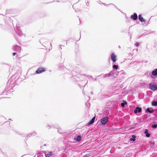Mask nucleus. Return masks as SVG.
I'll list each match as a JSON object with an SVG mask.
<instances>
[{"instance_id":"1","label":"nucleus","mask_w":157,"mask_h":157,"mask_svg":"<svg viewBox=\"0 0 157 157\" xmlns=\"http://www.w3.org/2000/svg\"><path fill=\"white\" fill-rule=\"evenodd\" d=\"M109 118L108 117H103L101 120V122L103 125L105 124L108 122Z\"/></svg>"},{"instance_id":"2","label":"nucleus","mask_w":157,"mask_h":157,"mask_svg":"<svg viewBox=\"0 0 157 157\" xmlns=\"http://www.w3.org/2000/svg\"><path fill=\"white\" fill-rule=\"evenodd\" d=\"M45 71V69L44 67H39L37 70L36 71V73L37 74H40L43 72H44Z\"/></svg>"},{"instance_id":"3","label":"nucleus","mask_w":157,"mask_h":157,"mask_svg":"<svg viewBox=\"0 0 157 157\" xmlns=\"http://www.w3.org/2000/svg\"><path fill=\"white\" fill-rule=\"evenodd\" d=\"M149 87L151 90L155 91L157 90V85H154L150 84L149 85Z\"/></svg>"},{"instance_id":"4","label":"nucleus","mask_w":157,"mask_h":157,"mask_svg":"<svg viewBox=\"0 0 157 157\" xmlns=\"http://www.w3.org/2000/svg\"><path fill=\"white\" fill-rule=\"evenodd\" d=\"M111 58L113 62H115L116 61V56L114 53H112L111 56Z\"/></svg>"},{"instance_id":"5","label":"nucleus","mask_w":157,"mask_h":157,"mask_svg":"<svg viewBox=\"0 0 157 157\" xmlns=\"http://www.w3.org/2000/svg\"><path fill=\"white\" fill-rule=\"evenodd\" d=\"M142 109L141 108L139 107H136L135 110H134V112L135 113H136L137 112L140 113L141 112Z\"/></svg>"},{"instance_id":"6","label":"nucleus","mask_w":157,"mask_h":157,"mask_svg":"<svg viewBox=\"0 0 157 157\" xmlns=\"http://www.w3.org/2000/svg\"><path fill=\"white\" fill-rule=\"evenodd\" d=\"M95 117H94L92 119H91V120L87 124V125H91V124H92L94 121L95 120Z\"/></svg>"},{"instance_id":"7","label":"nucleus","mask_w":157,"mask_h":157,"mask_svg":"<svg viewBox=\"0 0 157 157\" xmlns=\"http://www.w3.org/2000/svg\"><path fill=\"white\" fill-rule=\"evenodd\" d=\"M131 17L133 19L136 20L137 19V15L136 13H134L133 15H131Z\"/></svg>"},{"instance_id":"8","label":"nucleus","mask_w":157,"mask_h":157,"mask_svg":"<svg viewBox=\"0 0 157 157\" xmlns=\"http://www.w3.org/2000/svg\"><path fill=\"white\" fill-rule=\"evenodd\" d=\"M138 18L140 21L141 22H145V20L143 17L140 14L138 16Z\"/></svg>"},{"instance_id":"9","label":"nucleus","mask_w":157,"mask_h":157,"mask_svg":"<svg viewBox=\"0 0 157 157\" xmlns=\"http://www.w3.org/2000/svg\"><path fill=\"white\" fill-rule=\"evenodd\" d=\"M146 112H149L150 113H152L154 112V110L152 109V110H150L149 108H148L146 109Z\"/></svg>"},{"instance_id":"10","label":"nucleus","mask_w":157,"mask_h":157,"mask_svg":"<svg viewBox=\"0 0 157 157\" xmlns=\"http://www.w3.org/2000/svg\"><path fill=\"white\" fill-rule=\"evenodd\" d=\"M152 75L154 76H156L157 75V69H156L155 70L152 71Z\"/></svg>"},{"instance_id":"11","label":"nucleus","mask_w":157,"mask_h":157,"mask_svg":"<svg viewBox=\"0 0 157 157\" xmlns=\"http://www.w3.org/2000/svg\"><path fill=\"white\" fill-rule=\"evenodd\" d=\"M21 48L19 46H17L16 48V49L18 50V51L16 50L17 52H20L21 51Z\"/></svg>"},{"instance_id":"12","label":"nucleus","mask_w":157,"mask_h":157,"mask_svg":"<svg viewBox=\"0 0 157 157\" xmlns=\"http://www.w3.org/2000/svg\"><path fill=\"white\" fill-rule=\"evenodd\" d=\"M81 139V137L80 135L78 136L77 138L76 139V140L78 142L80 141Z\"/></svg>"},{"instance_id":"13","label":"nucleus","mask_w":157,"mask_h":157,"mask_svg":"<svg viewBox=\"0 0 157 157\" xmlns=\"http://www.w3.org/2000/svg\"><path fill=\"white\" fill-rule=\"evenodd\" d=\"M132 137L133 138V139L131 138L130 139V141H135L136 140V136L135 135H132Z\"/></svg>"},{"instance_id":"14","label":"nucleus","mask_w":157,"mask_h":157,"mask_svg":"<svg viewBox=\"0 0 157 157\" xmlns=\"http://www.w3.org/2000/svg\"><path fill=\"white\" fill-rule=\"evenodd\" d=\"M152 105L153 106H157V101H154L152 102Z\"/></svg>"},{"instance_id":"15","label":"nucleus","mask_w":157,"mask_h":157,"mask_svg":"<svg viewBox=\"0 0 157 157\" xmlns=\"http://www.w3.org/2000/svg\"><path fill=\"white\" fill-rule=\"evenodd\" d=\"M118 66L117 65H114L113 66V67L114 69H117L118 68Z\"/></svg>"},{"instance_id":"16","label":"nucleus","mask_w":157,"mask_h":157,"mask_svg":"<svg viewBox=\"0 0 157 157\" xmlns=\"http://www.w3.org/2000/svg\"><path fill=\"white\" fill-rule=\"evenodd\" d=\"M52 155V153L50 152L49 154H46L45 156L46 157H49L51 155Z\"/></svg>"},{"instance_id":"17","label":"nucleus","mask_w":157,"mask_h":157,"mask_svg":"<svg viewBox=\"0 0 157 157\" xmlns=\"http://www.w3.org/2000/svg\"><path fill=\"white\" fill-rule=\"evenodd\" d=\"M152 127L153 128H156L157 127V124H154L152 126Z\"/></svg>"},{"instance_id":"18","label":"nucleus","mask_w":157,"mask_h":157,"mask_svg":"<svg viewBox=\"0 0 157 157\" xmlns=\"http://www.w3.org/2000/svg\"><path fill=\"white\" fill-rule=\"evenodd\" d=\"M135 46L136 47H138L139 45V43L138 42H136L135 44Z\"/></svg>"},{"instance_id":"19","label":"nucleus","mask_w":157,"mask_h":157,"mask_svg":"<svg viewBox=\"0 0 157 157\" xmlns=\"http://www.w3.org/2000/svg\"><path fill=\"white\" fill-rule=\"evenodd\" d=\"M150 136V134L148 133L146 135V136L147 137H149Z\"/></svg>"},{"instance_id":"20","label":"nucleus","mask_w":157,"mask_h":157,"mask_svg":"<svg viewBox=\"0 0 157 157\" xmlns=\"http://www.w3.org/2000/svg\"><path fill=\"white\" fill-rule=\"evenodd\" d=\"M148 130L147 129H146L144 131V133L146 134L148 133Z\"/></svg>"},{"instance_id":"21","label":"nucleus","mask_w":157,"mask_h":157,"mask_svg":"<svg viewBox=\"0 0 157 157\" xmlns=\"http://www.w3.org/2000/svg\"><path fill=\"white\" fill-rule=\"evenodd\" d=\"M125 105V104L124 103H122L121 104V105L122 107H123Z\"/></svg>"},{"instance_id":"22","label":"nucleus","mask_w":157,"mask_h":157,"mask_svg":"<svg viewBox=\"0 0 157 157\" xmlns=\"http://www.w3.org/2000/svg\"><path fill=\"white\" fill-rule=\"evenodd\" d=\"M123 102H124V104H125L126 105L127 104V102H126V101H125L124 100L123 101Z\"/></svg>"},{"instance_id":"23","label":"nucleus","mask_w":157,"mask_h":157,"mask_svg":"<svg viewBox=\"0 0 157 157\" xmlns=\"http://www.w3.org/2000/svg\"><path fill=\"white\" fill-rule=\"evenodd\" d=\"M16 54H17V53L16 52H14V53H13V56H15V55Z\"/></svg>"}]
</instances>
